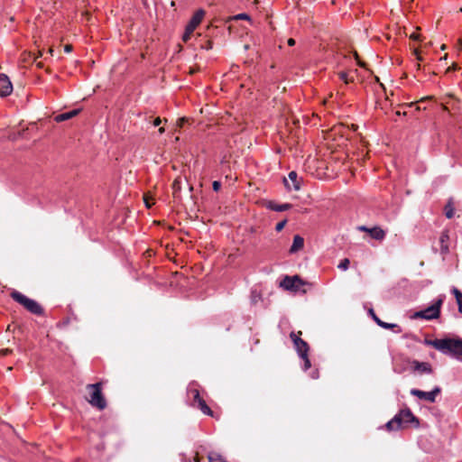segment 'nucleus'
Here are the masks:
<instances>
[{"instance_id": "412c9836", "label": "nucleus", "mask_w": 462, "mask_h": 462, "mask_svg": "<svg viewBox=\"0 0 462 462\" xmlns=\"http://www.w3.org/2000/svg\"><path fill=\"white\" fill-rule=\"evenodd\" d=\"M376 324L385 329L396 328L395 332H397V333H400L402 331L401 328L397 324L387 323V322L381 320L380 319H376Z\"/></svg>"}, {"instance_id": "7ed1b4c3", "label": "nucleus", "mask_w": 462, "mask_h": 462, "mask_svg": "<svg viewBox=\"0 0 462 462\" xmlns=\"http://www.w3.org/2000/svg\"><path fill=\"white\" fill-rule=\"evenodd\" d=\"M10 296L14 300L23 306L31 313L39 316L43 314V309L34 300L29 299L17 291H13Z\"/></svg>"}, {"instance_id": "cd10ccee", "label": "nucleus", "mask_w": 462, "mask_h": 462, "mask_svg": "<svg viewBox=\"0 0 462 462\" xmlns=\"http://www.w3.org/2000/svg\"><path fill=\"white\" fill-rule=\"evenodd\" d=\"M300 358L304 361L303 369L305 371L308 370L311 366L310 360L309 359L308 355L300 356Z\"/></svg>"}, {"instance_id": "0eeeda50", "label": "nucleus", "mask_w": 462, "mask_h": 462, "mask_svg": "<svg viewBox=\"0 0 462 462\" xmlns=\"http://www.w3.org/2000/svg\"><path fill=\"white\" fill-rule=\"evenodd\" d=\"M440 392H441V389L439 386H436L430 392H423L419 389H411L410 393L411 395L416 396L420 400H425L430 402H435L436 397L438 394L440 393Z\"/></svg>"}, {"instance_id": "7c9ffc66", "label": "nucleus", "mask_w": 462, "mask_h": 462, "mask_svg": "<svg viewBox=\"0 0 462 462\" xmlns=\"http://www.w3.org/2000/svg\"><path fill=\"white\" fill-rule=\"evenodd\" d=\"M188 120L189 119L187 117L179 118L177 121V126L180 128L183 127L184 124L188 122Z\"/></svg>"}, {"instance_id": "f8f14e48", "label": "nucleus", "mask_w": 462, "mask_h": 462, "mask_svg": "<svg viewBox=\"0 0 462 462\" xmlns=\"http://www.w3.org/2000/svg\"><path fill=\"white\" fill-rule=\"evenodd\" d=\"M204 16H205V11L202 9L198 10L193 14L190 21L189 22V23L186 26L188 33H193V32L197 28V26L201 23Z\"/></svg>"}, {"instance_id": "bb28decb", "label": "nucleus", "mask_w": 462, "mask_h": 462, "mask_svg": "<svg viewBox=\"0 0 462 462\" xmlns=\"http://www.w3.org/2000/svg\"><path fill=\"white\" fill-rule=\"evenodd\" d=\"M349 264H350V261H349V259H348V258H345V259H343V260L339 263V264H338V266H337V267H338L339 269L343 270V271H346V270H347V269H348Z\"/></svg>"}, {"instance_id": "5fc2aeb1", "label": "nucleus", "mask_w": 462, "mask_h": 462, "mask_svg": "<svg viewBox=\"0 0 462 462\" xmlns=\"http://www.w3.org/2000/svg\"><path fill=\"white\" fill-rule=\"evenodd\" d=\"M398 116H402V113L400 111L396 112Z\"/></svg>"}, {"instance_id": "603ef678", "label": "nucleus", "mask_w": 462, "mask_h": 462, "mask_svg": "<svg viewBox=\"0 0 462 462\" xmlns=\"http://www.w3.org/2000/svg\"><path fill=\"white\" fill-rule=\"evenodd\" d=\"M189 190L192 191L193 190V186H189Z\"/></svg>"}, {"instance_id": "c756f323", "label": "nucleus", "mask_w": 462, "mask_h": 462, "mask_svg": "<svg viewBox=\"0 0 462 462\" xmlns=\"http://www.w3.org/2000/svg\"><path fill=\"white\" fill-rule=\"evenodd\" d=\"M286 222H287L286 220H282V221H281V222L277 223V224H276V226H275V230H276L277 232L282 231V230L284 228V226H285V225H286Z\"/></svg>"}, {"instance_id": "5701e85b", "label": "nucleus", "mask_w": 462, "mask_h": 462, "mask_svg": "<svg viewBox=\"0 0 462 462\" xmlns=\"http://www.w3.org/2000/svg\"><path fill=\"white\" fill-rule=\"evenodd\" d=\"M445 216L447 218H452L454 216V206L451 200H449L444 208Z\"/></svg>"}, {"instance_id": "dca6fc26", "label": "nucleus", "mask_w": 462, "mask_h": 462, "mask_svg": "<svg viewBox=\"0 0 462 462\" xmlns=\"http://www.w3.org/2000/svg\"><path fill=\"white\" fill-rule=\"evenodd\" d=\"M79 112H80V109H73L71 111L62 113V114L56 116L54 117V120L57 123L64 122L66 120H69V119L75 117L76 116H78L79 114Z\"/></svg>"}, {"instance_id": "393cba45", "label": "nucleus", "mask_w": 462, "mask_h": 462, "mask_svg": "<svg viewBox=\"0 0 462 462\" xmlns=\"http://www.w3.org/2000/svg\"><path fill=\"white\" fill-rule=\"evenodd\" d=\"M338 77L341 80H343L346 84H348L350 82H354V78H348V75L345 71L338 72Z\"/></svg>"}, {"instance_id": "72a5a7b5", "label": "nucleus", "mask_w": 462, "mask_h": 462, "mask_svg": "<svg viewBox=\"0 0 462 462\" xmlns=\"http://www.w3.org/2000/svg\"><path fill=\"white\" fill-rule=\"evenodd\" d=\"M212 188L215 191H218L221 188V183L220 181H217V180H215L213 181L212 183Z\"/></svg>"}, {"instance_id": "20e7f679", "label": "nucleus", "mask_w": 462, "mask_h": 462, "mask_svg": "<svg viewBox=\"0 0 462 462\" xmlns=\"http://www.w3.org/2000/svg\"><path fill=\"white\" fill-rule=\"evenodd\" d=\"M443 303V298L438 299L431 306L428 307L427 309L417 311L414 314V318H420L425 319H437L439 316L440 313V308Z\"/></svg>"}, {"instance_id": "09e8293b", "label": "nucleus", "mask_w": 462, "mask_h": 462, "mask_svg": "<svg viewBox=\"0 0 462 462\" xmlns=\"http://www.w3.org/2000/svg\"><path fill=\"white\" fill-rule=\"evenodd\" d=\"M49 53L52 55V53H53V49H52V48H51V49L49 50Z\"/></svg>"}, {"instance_id": "c9c22d12", "label": "nucleus", "mask_w": 462, "mask_h": 462, "mask_svg": "<svg viewBox=\"0 0 462 462\" xmlns=\"http://www.w3.org/2000/svg\"><path fill=\"white\" fill-rule=\"evenodd\" d=\"M191 34L192 33H188L187 28H185V32H184V34L182 36L183 42H187L189 41V39L190 38Z\"/></svg>"}, {"instance_id": "f03ea898", "label": "nucleus", "mask_w": 462, "mask_h": 462, "mask_svg": "<svg viewBox=\"0 0 462 462\" xmlns=\"http://www.w3.org/2000/svg\"><path fill=\"white\" fill-rule=\"evenodd\" d=\"M88 396L86 398L89 404L100 411L106 408V401L102 393V383H90L86 386Z\"/></svg>"}, {"instance_id": "864d4df0", "label": "nucleus", "mask_w": 462, "mask_h": 462, "mask_svg": "<svg viewBox=\"0 0 462 462\" xmlns=\"http://www.w3.org/2000/svg\"><path fill=\"white\" fill-rule=\"evenodd\" d=\"M417 69H420V64H417Z\"/></svg>"}, {"instance_id": "c85d7f7f", "label": "nucleus", "mask_w": 462, "mask_h": 462, "mask_svg": "<svg viewBox=\"0 0 462 462\" xmlns=\"http://www.w3.org/2000/svg\"><path fill=\"white\" fill-rule=\"evenodd\" d=\"M354 57H355V59L356 60L357 64H358L360 67H362V68H365L366 64H365V62H363L362 60H360V59H359V55H358V53H357V51H354Z\"/></svg>"}, {"instance_id": "1a4fd4ad", "label": "nucleus", "mask_w": 462, "mask_h": 462, "mask_svg": "<svg viewBox=\"0 0 462 462\" xmlns=\"http://www.w3.org/2000/svg\"><path fill=\"white\" fill-rule=\"evenodd\" d=\"M357 230L365 232L375 240L382 241L385 237V232L380 226L367 227L366 226H358Z\"/></svg>"}, {"instance_id": "473e14b6", "label": "nucleus", "mask_w": 462, "mask_h": 462, "mask_svg": "<svg viewBox=\"0 0 462 462\" xmlns=\"http://www.w3.org/2000/svg\"><path fill=\"white\" fill-rule=\"evenodd\" d=\"M13 352L12 349L10 348H5V349H2L0 350V357L2 356H8L9 354H11Z\"/></svg>"}, {"instance_id": "aec40b11", "label": "nucleus", "mask_w": 462, "mask_h": 462, "mask_svg": "<svg viewBox=\"0 0 462 462\" xmlns=\"http://www.w3.org/2000/svg\"><path fill=\"white\" fill-rule=\"evenodd\" d=\"M385 428L387 430L392 431V430H397L399 429H402V427L400 423L399 418H397L395 415L391 420H389L385 424Z\"/></svg>"}, {"instance_id": "f3484780", "label": "nucleus", "mask_w": 462, "mask_h": 462, "mask_svg": "<svg viewBox=\"0 0 462 462\" xmlns=\"http://www.w3.org/2000/svg\"><path fill=\"white\" fill-rule=\"evenodd\" d=\"M267 208L276 211L282 212L291 208V204L284 203V204H277L274 201H268L266 205Z\"/></svg>"}, {"instance_id": "9d476101", "label": "nucleus", "mask_w": 462, "mask_h": 462, "mask_svg": "<svg viewBox=\"0 0 462 462\" xmlns=\"http://www.w3.org/2000/svg\"><path fill=\"white\" fill-rule=\"evenodd\" d=\"M284 185L288 189H293L294 190H300L302 179L298 177L296 171H292L289 172L288 179L284 178Z\"/></svg>"}, {"instance_id": "2eb2a0df", "label": "nucleus", "mask_w": 462, "mask_h": 462, "mask_svg": "<svg viewBox=\"0 0 462 462\" xmlns=\"http://www.w3.org/2000/svg\"><path fill=\"white\" fill-rule=\"evenodd\" d=\"M448 241H449V235L448 230H444L439 237V243H440V253L442 254H447L449 252L448 247Z\"/></svg>"}, {"instance_id": "e433bc0d", "label": "nucleus", "mask_w": 462, "mask_h": 462, "mask_svg": "<svg viewBox=\"0 0 462 462\" xmlns=\"http://www.w3.org/2000/svg\"><path fill=\"white\" fill-rule=\"evenodd\" d=\"M458 69L457 65V64H452V66L448 67L446 70V72H449V71H452V70H457Z\"/></svg>"}, {"instance_id": "b1692460", "label": "nucleus", "mask_w": 462, "mask_h": 462, "mask_svg": "<svg viewBox=\"0 0 462 462\" xmlns=\"http://www.w3.org/2000/svg\"><path fill=\"white\" fill-rule=\"evenodd\" d=\"M209 462H227L221 455L217 453H210L208 455Z\"/></svg>"}, {"instance_id": "6ab92c4d", "label": "nucleus", "mask_w": 462, "mask_h": 462, "mask_svg": "<svg viewBox=\"0 0 462 462\" xmlns=\"http://www.w3.org/2000/svg\"><path fill=\"white\" fill-rule=\"evenodd\" d=\"M304 246V239L300 235H296L293 237L292 245L290 248V253L294 254L301 250Z\"/></svg>"}, {"instance_id": "f257e3e1", "label": "nucleus", "mask_w": 462, "mask_h": 462, "mask_svg": "<svg viewBox=\"0 0 462 462\" xmlns=\"http://www.w3.org/2000/svg\"><path fill=\"white\" fill-rule=\"evenodd\" d=\"M427 345L432 346L435 349L445 355H449L462 361V338H442L426 340Z\"/></svg>"}, {"instance_id": "2f4dec72", "label": "nucleus", "mask_w": 462, "mask_h": 462, "mask_svg": "<svg viewBox=\"0 0 462 462\" xmlns=\"http://www.w3.org/2000/svg\"><path fill=\"white\" fill-rule=\"evenodd\" d=\"M212 44H213L212 42L210 40H208L205 42V44L201 45V48L204 49V50L208 51V50L212 49Z\"/></svg>"}, {"instance_id": "6e6552de", "label": "nucleus", "mask_w": 462, "mask_h": 462, "mask_svg": "<svg viewBox=\"0 0 462 462\" xmlns=\"http://www.w3.org/2000/svg\"><path fill=\"white\" fill-rule=\"evenodd\" d=\"M193 393V405L197 404V407L206 415L214 417L213 411L208 406L205 400L200 397L199 392L197 389L191 391Z\"/></svg>"}, {"instance_id": "4c0bfd02", "label": "nucleus", "mask_w": 462, "mask_h": 462, "mask_svg": "<svg viewBox=\"0 0 462 462\" xmlns=\"http://www.w3.org/2000/svg\"><path fill=\"white\" fill-rule=\"evenodd\" d=\"M369 314L371 315V317L373 318V319L376 322V319H379L376 314L374 313V310L373 309H370L369 310Z\"/></svg>"}, {"instance_id": "a18cd8bd", "label": "nucleus", "mask_w": 462, "mask_h": 462, "mask_svg": "<svg viewBox=\"0 0 462 462\" xmlns=\"http://www.w3.org/2000/svg\"><path fill=\"white\" fill-rule=\"evenodd\" d=\"M414 52H415V54L417 55V59H418L419 60H421V58H420V57L419 56V54H418V51H416V50H415V51H414Z\"/></svg>"}, {"instance_id": "37998d69", "label": "nucleus", "mask_w": 462, "mask_h": 462, "mask_svg": "<svg viewBox=\"0 0 462 462\" xmlns=\"http://www.w3.org/2000/svg\"><path fill=\"white\" fill-rule=\"evenodd\" d=\"M197 70H198L197 69L190 68V69H189V73L190 75H192V74H194Z\"/></svg>"}, {"instance_id": "ea45409f", "label": "nucleus", "mask_w": 462, "mask_h": 462, "mask_svg": "<svg viewBox=\"0 0 462 462\" xmlns=\"http://www.w3.org/2000/svg\"><path fill=\"white\" fill-rule=\"evenodd\" d=\"M161 123H162V119H161L160 117H156V118L154 119V121H153V125H154V126H158V125H161Z\"/></svg>"}, {"instance_id": "49530a36", "label": "nucleus", "mask_w": 462, "mask_h": 462, "mask_svg": "<svg viewBox=\"0 0 462 462\" xmlns=\"http://www.w3.org/2000/svg\"><path fill=\"white\" fill-rule=\"evenodd\" d=\"M164 131H165L164 127H161V128H159V133H160V134L164 133Z\"/></svg>"}, {"instance_id": "a19ab883", "label": "nucleus", "mask_w": 462, "mask_h": 462, "mask_svg": "<svg viewBox=\"0 0 462 462\" xmlns=\"http://www.w3.org/2000/svg\"><path fill=\"white\" fill-rule=\"evenodd\" d=\"M287 43L289 46H293V45H295V40L292 38H290V39H288Z\"/></svg>"}, {"instance_id": "58836bf2", "label": "nucleus", "mask_w": 462, "mask_h": 462, "mask_svg": "<svg viewBox=\"0 0 462 462\" xmlns=\"http://www.w3.org/2000/svg\"><path fill=\"white\" fill-rule=\"evenodd\" d=\"M64 51H65V52H67V53L71 52V51H72V45H70V44H67V45H65V46H64Z\"/></svg>"}, {"instance_id": "c03bdc74", "label": "nucleus", "mask_w": 462, "mask_h": 462, "mask_svg": "<svg viewBox=\"0 0 462 462\" xmlns=\"http://www.w3.org/2000/svg\"><path fill=\"white\" fill-rule=\"evenodd\" d=\"M459 50L462 51V39L458 40Z\"/></svg>"}, {"instance_id": "79ce46f5", "label": "nucleus", "mask_w": 462, "mask_h": 462, "mask_svg": "<svg viewBox=\"0 0 462 462\" xmlns=\"http://www.w3.org/2000/svg\"><path fill=\"white\" fill-rule=\"evenodd\" d=\"M419 37H420V35H419V34H416V33H412V34L410 36V38H411V40H419Z\"/></svg>"}, {"instance_id": "f704fd0d", "label": "nucleus", "mask_w": 462, "mask_h": 462, "mask_svg": "<svg viewBox=\"0 0 462 462\" xmlns=\"http://www.w3.org/2000/svg\"><path fill=\"white\" fill-rule=\"evenodd\" d=\"M143 200H144L145 206L148 208H152V206L154 204L153 201L150 200L146 195L143 197Z\"/></svg>"}, {"instance_id": "3c124183", "label": "nucleus", "mask_w": 462, "mask_h": 462, "mask_svg": "<svg viewBox=\"0 0 462 462\" xmlns=\"http://www.w3.org/2000/svg\"><path fill=\"white\" fill-rule=\"evenodd\" d=\"M445 49H446V45H445V44H443V45L441 46V50H445Z\"/></svg>"}, {"instance_id": "a211bd4d", "label": "nucleus", "mask_w": 462, "mask_h": 462, "mask_svg": "<svg viewBox=\"0 0 462 462\" xmlns=\"http://www.w3.org/2000/svg\"><path fill=\"white\" fill-rule=\"evenodd\" d=\"M172 189V196L175 200H180V190H181V178L178 177L174 180V181L171 184Z\"/></svg>"}, {"instance_id": "de8ad7c7", "label": "nucleus", "mask_w": 462, "mask_h": 462, "mask_svg": "<svg viewBox=\"0 0 462 462\" xmlns=\"http://www.w3.org/2000/svg\"><path fill=\"white\" fill-rule=\"evenodd\" d=\"M194 460H195V462H199V458L198 455L195 457Z\"/></svg>"}, {"instance_id": "8fccbe9b", "label": "nucleus", "mask_w": 462, "mask_h": 462, "mask_svg": "<svg viewBox=\"0 0 462 462\" xmlns=\"http://www.w3.org/2000/svg\"><path fill=\"white\" fill-rule=\"evenodd\" d=\"M37 66H38V67H42V62H38V63H37Z\"/></svg>"}, {"instance_id": "ddd939ff", "label": "nucleus", "mask_w": 462, "mask_h": 462, "mask_svg": "<svg viewBox=\"0 0 462 462\" xmlns=\"http://www.w3.org/2000/svg\"><path fill=\"white\" fill-rule=\"evenodd\" d=\"M13 92V85L9 78L2 73L0 74V96L7 97Z\"/></svg>"}, {"instance_id": "39448f33", "label": "nucleus", "mask_w": 462, "mask_h": 462, "mask_svg": "<svg viewBox=\"0 0 462 462\" xmlns=\"http://www.w3.org/2000/svg\"><path fill=\"white\" fill-rule=\"evenodd\" d=\"M305 283L306 282L302 281L298 275L285 276L284 279L281 282V287L287 291H298Z\"/></svg>"}, {"instance_id": "423d86ee", "label": "nucleus", "mask_w": 462, "mask_h": 462, "mask_svg": "<svg viewBox=\"0 0 462 462\" xmlns=\"http://www.w3.org/2000/svg\"><path fill=\"white\" fill-rule=\"evenodd\" d=\"M301 334V331H298L297 334L295 332L290 334V337L293 341L296 351L300 356L308 355L310 350L308 343L300 338Z\"/></svg>"}, {"instance_id": "9b49d317", "label": "nucleus", "mask_w": 462, "mask_h": 462, "mask_svg": "<svg viewBox=\"0 0 462 462\" xmlns=\"http://www.w3.org/2000/svg\"><path fill=\"white\" fill-rule=\"evenodd\" d=\"M396 417L399 418L400 423L402 428L411 422H415L416 425L419 424L418 419L413 415L411 411L408 408L402 410L398 414H396Z\"/></svg>"}, {"instance_id": "4468645a", "label": "nucleus", "mask_w": 462, "mask_h": 462, "mask_svg": "<svg viewBox=\"0 0 462 462\" xmlns=\"http://www.w3.org/2000/svg\"><path fill=\"white\" fill-rule=\"evenodd\" d=\"M411 364L414 371H417L420 374L432 373V367L429 363L413 360Z\"/></svg>"}, {"instance_id": "a878e982", "label": "nucleus", "mask_w": 462, "mask_h": 462, "mask_svg": "<svg viewBox=\"0 0 462 462\" xmlns=\"http://www.w3.org/2000/svg\"><path fill=\"white\" fill-rule=\"evenodd\" d=\"M231 20H250V17L246 14H239L235 16L228 17L227 22Z\"/></svg>"}, {"instance_id": "4be33fe9", "label": "nucleus", "mask_w": 462, "mask_h": 462, "mask_svg": "<svg viewBox=\"0 0 462 462\" xmlns=\"http://www.w3.org/2000/svg\"><path fill=\"white\" fill-rule=\"evenodd\" d=\"M451 292L456 298L457 304L458 306V311L462 314V292L456 287L452 288Z\"/></svg>"}]
</instances>
